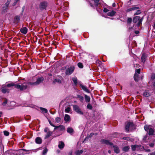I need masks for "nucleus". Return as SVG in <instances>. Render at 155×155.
<instances>
[{"instance_id": "f257e3e1", "label": "nucleus", "mask_w": 155, "mask_h": 155, "mask_svg": "<svg viewBox=\"0 0 155 155\" xmlns=\"http://www.w3.org/2000/svg\"><path fill=\"white\" fill-rule=\"evenodd\" d=\"M136 125L133 122L128 121L125 123V130L126 132H132L136 129Z\"/></svg>"}, {"instance_id": "f03ea898", "label": "nucleus", "mask_w": 155, "mask_h": 155, "mask_svg": "<svg viewBox=\"0 0 155 155\" xmlns=\"http://www.w3.org/2000/svg\"><path fill=\"white\" fill-rule=\"evenodd\" d=\"M102 144H105L106 145H109L114 148V152L116 153H119L120 152V150L119 147L116 145H114L113 143L110 142V140L105 139H102L101 140Z\"/></svg>"}, {"instance_id": "7ed1b4c3", "label": "nucleus", "mask_w": 155, "mask_h": 155, "mask_svg": "<svg viewBox=\"0 0 155 155\" xmlns=\"http://www.w3.org/2000/svg\"><path fill=\"white\" fill-rule=\"evenodd\" d=\"M14 86L17 89L19 90L20 91H22L24 90H25L28 87V85L27 84L24 85L21 84H16L13 83H9L6 85V87H10Z\"/></svg>"}, {"instance_id": "20e7f679", "label": "nucleus", "mask_w": 155, "mask_h": 155, "mask_svg": "<svg viewBox=\"0 0 155 155\" xmlns=\"http://www.w3.org/2000/svg\"><path fill=\"white\" fill-rule=\"evenodd\" d=\"M143 19V17L141 18L140 16H135L133 18V22L134 23H137V26L139 27L142 24V22Z\"/></svg>"}, {"instance_id": "39448f33", "label": "nucleus", "mask_w": 155, "mask_h": 155, "mask_svg": "<svg viewBox=\"0 0 155 155\" xmlns=\"http://www.w3.org/2000/svg\"><path fill=\"white\" fill-rule=\"evenodd\" d=\"M44 81V78L41 76L38 77L36 81L34 82H27V84H30L31 85H38L40 83H43Z\"/></svg>"}, {"instance_id": "423d86ee", "label": "nucleus", "mask_w": 155, "mask_h": 155, "mask_svg": "<svg viewBox=\"0 0 155 155\" xmlns=\"http://www.w3.org/2000/svg\"><path fill=\"white\" fill-rule=\"evenodd\" d=\"M100 0H92V1H94V4H92L90 2H89L88 4L93 9H95V8H97L98 5L100 4V3L99 2Z\"/></svg>"}, {"instance_id": "0eeeda50", "label": "nucleus", "mask_w": 155, "mask_h": 155, "mask_svg": "<svg viewBox=\"0 0 155 155\" xmlns=\"http://www.w3.org/2000/svg\"><path fill=\"white\" fill-rule=\"evenodd\" d=\"M75 67L73 65L67 68L65 71V73L67 75H69L71 74L74 71Z\"/></svg>"}, {"instance_id": "6e6552de", "label": "nucleus", "mask_w": 155, "mask_h": 155, "mask_svg": "<svg viewBox=\"0 0 155 155\" xmlns=\"http://www.w3.org/2000/svg\"><path fill=\"white\" fill-rule=\"evenodd\" d=\"M73 110L76 112L78 114L81 115H83V113L79 107L76 105H73Z\"/></svg>"}, {"instance_id": "1a4fd4ad", "label": "nucleus", "mask_w": 155, "mask_h": 155, "mask_svg": "<svg viewBox=\"0 0 155 155\" xmlns=\"http://www.w3.org/2000/svg\"><path fill=\"white\" fill-rule=\"evenodd\" d=\"M47 6V3L45 2H43L40 3L39 8L41 10H43L44 9H45Z\"/></svg>"}, {"instance_id": "9d476101", "label": "nucleus", "mask_w": 155, "mask_h": 155, "mask_svg": "<svg viewBox=\"0 0 155 155\" xmlns=\"http://www.w3.org/2000/svg\"><path fill=\"white\" fill-rule=\"evenodd\" d=\"M137 5H133L132 7L129 8L126 10V12H131L132 11L135 10L140 8V7H137Z\"/></svg>"}, {"instance_id": "9b49d317", "label": "nucleus", "mask_w": 155, "mask_h": 155, "mask_svg": "<svg viewBox=\"0 0 155 155\" xmlns=\"http://www.w3.org/2000/svg\"><path fill=\"white\" fill-rule=\"evenodd\" d=\"M8 9V7L3 5L2 7L1 12L2 14L5 13L7 12Z\"/></svg>"}, {"instance_id": "f8f14e48", "label": "nucleus", "mask_w": 155, "mask_h": 155, "mask_svg": "<svg viewBox=\"0 0 155 155\" xmlns=\"http://www.w3.org/2000/svg\"><path fill=\"white\" fill-rule=\"evenodd\" d=\"M79 85L83 91L88 93H90V91L87 88L86 86L83 85L81 84H80Z\"/></svg>"}, {"instance_id": "ddd939ff", "label": "nucleus", "mask_w": 155, "mask_h": 155, "mask_svg": "<svg viewBox=\"0 0 155 155\" xmlns=\"http://www.w3.org/2000/svg\"><path fill=\"white\" fill-rule=\"evenodd\" d=\"M35 142L36 143L40 144L42 143V140L40 137H37L35 138Z\"/></svg>"}, {"instance_id": "4468645a", "label": "nucleus", "mask_w": 155, "mask_h": 155, "mask_svg": "<svg viewBox=\"0 0 155 155\" xmlns=\"http://www.w3.org/2000/svg\"><path fill=\"white\" fill-rule=\"evenodd\" d=\"M20 20V16L16 15L14 18V22L15 23L18 24Z\"/></svg>"}, {"instance_id": "2eb2a0df", "label": "nucleus", "mask_w": 155, "mask_h": 155, "mask_svg": "<svg viewBox=\"0 0 155 155\" xmlns=\"http://www.w3.org/2000/svg\"><path fill=\"white\" fill-rule=\"evenodd\" d=\"M20 31L22 33L25 34L27 33L28 29L26 27H24L21 28Z\"/></svg>"}, {"instance_id": "dca6fc26", "label": "nucleus", "mask_w": 155, "mask_h": 155, "mask_svg": "<svg viewBox=\"0 0 155 155\" xmlns=\"http://www.w3.org/2000/svg\"><path fill=\"white\" fill-rule=\"evenodd\" d=\"M1 91L4 94H5L6 93H8L9 92V89L3 87H2Z\"/></svg>"}, {"instance_id": "f3484780", "label": "nucleus", "mask_w": 155, "mask_h": 155, "mask_svg": "<svg viewBox=\"0 0 155 155\" xmlns=\"http://www.w3.org/2000/svg\"><path fill=\"white\" fill-rule=\"evenodd\" d=\"M116 13V12L115 11L112 10L111 11L108 12L107 13V15L109 16L112 17L114 16Z\"/></svg>"}, {"instance_id": "a211bd4d", "label": "nucleus", "mask_w": 155, "mask_h": 155, "mask_svg": "<svg viewBox=\"0 0 155 155\" xmlns=\"http://www.w3.org/2000/svg\"><path fill=\"white\" fill-rule=\"evenodd\" d=\"M147 55L145 53H143L142 54V55L141 57V59L142 60V61L144 63L146 61V59L147 58Z\"/></svg>"}, {"instance_id": "6ab92c4d", "label": "nucleus", "mask_w": 155, "mask_h": 155, "mask_svg": "<svg viewBox=\"0 0 155 155\" xmlns=\"http://www.w3.org/2000/svg\"><path fill=\"white\" fill-rule=\"evenodd\" d=\"M154 131L152 128H150L148 131V135L151 136L154 135Z\"/></svg>"}, {"instance_id": "aec40b11", "label": "nucleus", "mask_w": 155, "mask_h": 155, "mask_svg": "<svg viewBox=\"0 0 155 155\" xmlns=\"http://www.w3.org/2000/svg\"><path fill=\"white\" fill-rule=\"evenodd\" d=\"M64 146V143L62 141H60L59 142V144L58 145V147L60 149H63Z\"/></svg>"}, {"instance_id": "412c9836", "label": "nucleus", "mask_w": 155, "mask_h": 155, "mask_svg": "<svg viewBox=\"0 0 155 155\" xmlns=\"http://www.w3.org/2000/svg\"><path fill=\"white\" fill-rule=\"evenodd\" d=\"M70 120V116L67 114H65L64 118V120L66 122H68Z\"/></svg>"}, {"instance_id": "4be33fe9", "label": "nucleus", "mask_w": 155, "mask_h": 155, "mask_svg": "<svg viewBox=\"0 0 155 155\" xmlns=\"http://www.w3.org/2000/svg\"><path fill=\"white\" fill-rule=\"evenodd\" d=\"M140 146H139L137 145H132L131 146V147L132 149V150L133 151H135L136 150V148L137 147H139Z\"/></svg>"}, {"instance_id": "5701e85b", "label": "nucleus", "mask_w": 155, "mask_h": 155, "mask_svg": "<svg viewBox=\"0 0 155 155\" xmlns=\"http://www.w3.org/2000/svg\"><path fill=\"white\" fill-rule=\"evenodd\" d=\"M85 101L86 102L89 103L90 102L91 98L90 97L86 94L84 95Z\"/></svg>"}, {"instance_id": "b1692460", "label": "nucleus", "mask_w": 155, "mask_h": 155, "mask_svg": "<svg viewBox=\"0 0 155 155\" xmlns=\"http://www.w3.org/2000/svg\"><path fill=\"white\" fill-rule=\"evenodd\" d=\"M73 129L71 127H68L67 129V132L70 134H71L74 132Z\"/></svg>"}, {"instance_id": "393cba45", "label": "nucleus", "mask_w": 155, "mask_h": 155, "mask_svg": "<svg viewBox=\"0 0 155 155\" xmlns=\"http://www.w3.org/2000/svg\"><path fill=\"white\" fill-rule=\"evenodd\" d=\"M130 148L129 146H125L123 147L122 150L124 152H127L129 151Z\"/></svg>"}, {"instance_id": "a878e982", "label": "nucleus", "mask_w": 155, "mask_h": 155, "mask_svg": "<svg viewBox=\"0 0 155 155\" xmlns=\"http://www.w3.org/2000/svg\"><path fill=\"white\" fill-rule=\"evenodd\" d=\"M52 134V132L49 131L47 133V134L45 135V139H46L50 137Z\"/></svg>"}, {"instance_id": "bb28decb", "label": "nucleus", "mask_w": 155, "mask_h": 155, "mask_svg": "<svg viewBox=\"0 0 155 155\" xmlns=\"http://www.w3.org/2000/svg\"><path fill=\"white\" fill-rule=\"evenodd\" d=\"M77 97L79 99L81 103L83 102L84 100V97H83L80 95L78 94L77 95Z\"/></svg>"}, {"instance_id": "cd10ccee", "label": "nucleus", "mask_w": 155, "mask_h": 155, "mask_svg": "<svg viewBox=\"0 0 155 155\" xmlns=\"http://www.w3.org/2000/svg\"><path fill=\"white\" fill-rule=\"evenodd\" d=\"M58 129L60 131H63L65 130V127L63 125H60L58 126Z\"/></svg>"}, {"instance_id": "c85d7f7f", "label": "nucleus", "mask_w": 155, "mask_h": 155, "mask_svg": "<svg viewBox=\"0 0 155 155\" xmlns=\"http://www.w3.org/2000/svg\"><path fill=\"white\" fill-rule=\"evenodd\" d=\"M134 78L135 81L137 82L138 81L139 78L138 77V75L137 74L135 73L134 74Z\"/></svg>"}, {"instance_id": "c756f323", "label": "nucleus", "mask_w": 155, "mask_h": 155, "mask_svg": "<svg viewBox=\"0 0 155 155\" xmlns=\"http://www.w3.org/2000/svg\"><path fill=\"white\" fill-rule=\"evenodd\" d=\"M72 80L75 86H77L78 84V80L76 77L73 78H72Z\"/></svg>"}, {"instance_id": "7c9ffc66", "label": "nucleus", "mask_w": 155, "mask_h": 155, "mask_svg": "<svg viewBox=\"0 0 155 155\" xmlns=\"http://www.w3.org/2000/svg\"><path fill=\"white\" fill-rule=\"evenodd\" d=\"M136 12L134 13V15H140L142 13V11L141 10L137 9Z\"/></svg>"}, {"instance_id": "2f4dec72", "label": "nucleus", "mask_w": 155, "mask_h": 155, "mask_svg": "<svg viewBox=\"0 0 155 155\" xmlns=\"http://www.w3.org/2000/svg\"><path fill=\"white\" fill-rule=\"evenodd\" d=\"M53 82L54 83H58L59 84H60L61 83V80L59 79H55Z\"/></svg>"}, {"instance_id": "473e14b6", "label": "nucleus", "mask_w": 155, "mask_h": 155, "mask_svg": "<svg viewBox=\"0 0 155 155\" xmlns=\"http://www.w3.org/2000/svg\"><path fill=\"white\" fill-rule=\"evenodd\" d=\"M143 95L145 97H148L150 96V95L149 93L147 91H145L143 93Z\"/></svg>"}, {"instance_id": "72a5a7b5", "label": "nucleus", "mask_w": 155, "mask_h": 155, "mask_svg": "<svg viewBox=\"0 0 155 155\" xmlns=\"http://www.w3.org/2000/svg\"><path fill=\"white\" fill-rule=\"evenodd\" d=\"M40 110L42 111V112L43 113H46L48 112L47 110L45 108L41 107L40 108Z\"/></svg>"}, {"instance_id": "f704fd0d", "label": "nucleus", "mask_w": 155, "mask_h": 155, "mask_svg": "<svg viewBox=\"0 0 155 155\" xmlns=\"http://www.w3.org/2000/svg\"><path fill=\"white\" fill-rule=\"evenodd\" d=\"M77 65L78 67L80 68H82L84 67L82 63L81 62L78 63Z\"/></svg>"}, {"instance_id": "c9c22d12", "label": "nucleus", "mask_w": 155, "mask_h": 155, "mask_svg": "<svg viewBox=\"0 0 155 155\" xmlns=\"http://www.w3.org/2000/svg\"><path fill=\"white\" fill-rule=\"evenodd\" d=\"M71 110V108L70 107H68L65 109L64 111L66 113H68Z\"/></svg>"}, {"instance_id": "e433bc0d", "label": "nucleus", "mask_w": 155, "mask_h": 155, "mask_svg": "<svg viewBox=\"0 0 155 155\" xmlns=\"http://www.w3.org/2000/svg\"><path fill=\"white\" fill-rule=\"evenodd\" d=\"M132 18L130 17H128L127 20V22L128 24L131 23L132 21Z\"/></svg>"}, {"instance_id": "4c0bfd02", "label": "nucleus", "mask_w": 155, "mask_h": 155, "mask_svg": "<svg viewBox=\"0 0 155 155\" xmlns=\"http://www.w3.org/2000/svg\"><path fill=\"white\" fill-rule=\"evenodd\" d=\"M83 152V150H78L76 151V154L77 155H80V154L82 153Z\"/></svg>"}, {"instance_id": "58836bf2", "label": "nucleus", "mask_w": 155, "mask_h": 155, "mask_svg": "<svg viewBox=\"0 0 155 155\" xmlns=\"http://www.w3.org/2000/svg\"><path fill=\"white\" fill-rule=\"evenodd\" d=\"M87 108L88 109L91 110L92 108V105L90 103H88L87 106Z\"/></svg>"}, {"instance_id": "ea45409f", "label": "nucleus", "mask_w": 155, "mask_h": 155, "mask_svg": "<svg viewBox=\"0 0 155 155\" xmlns=\"http://www.w3.org/2000/svg\"><path fill=\"white\" fill-rule=\"evenodd\" d=\"M150 128L149 126L147 125H145L144 126V129L146 131H147L148 130H149Z\"/></svg>"}, {"instance_id": "a19ab883", "label": "nucleus", "mask_w": 155, "mask_h": 155, "mask_svg": "<svg viewBox=\"0 0 155 155\" xmlns=\"http://www.w3.org/2000/svg\"><path fill=\"white\" fill-rule=\"evenodd\" d=\"M32 150H27L26 149H21L19 150H18L20 152H21L22 151H32Z\"/></svg>"}, {"instance_id": "79ce46f5", "label": "nucleus", "mask_w": 155, "mask_h": 155, "mask_svg": "<svg viewBox=\"0 0 155 155\" xmlns=\"http://www.w3.org/2000/svg\"><path fill=\"white\" fill-rule=\"evenodd\" d=\"M123 139L128 141H130L131 140V138L129 137H124L122 138Z\"/></svg>"}, {"instance_id": "37998d69", "label": "nucleus", "mask_w": 155, "mask_h": 155, "mask_svg": "<svg viewBox=\"0 0 155 155\" xmlns=\"http://www.w3.org/2000/svg\"><path fill=\"white\" fill-rule=\"evenodd\" d=\"M11 1V0H7L6 2L4 4V5L8 7Z\"/></svg>"}, {"instance_id": "c03bdc74", "label": "nucleus", "mask_w": 155, "mask_h": 155, "mask_svg": "<svg viewBox=\"0 0 155 155\" xmlns=\"http://www.w3.org/2000/svg\"><path fill=\"white\" fill-rule=\"evenodd\" d=\"M48 151V150L46 148H45L43 150L42 154L43 155H45L47 153Z\"/></svg>"}, {"instance_id": "a18cd8bd", "label": "nucleus", "mask_w": 155, "mask_h": 155, "mask_svg": "<svg viewBox=\"0 0 155 155\" xmlns=\"http://www.w3.org/2000/svg\"><path fill=\"white\" fill-rule=\"evenodd\" d=\"M3 133L4 135L6 136H8L9 135V133L7 131L5 130L4 131Z\"/></svg>"}, {"instance_id": "49530a36", "label": "nucleus", "mask_w": 155, "mask_h": 155, "mask_svg": "<svg viewBox=\"0 0 155 155\" xmlns=\"http://www.w3.org/2000/svg\"><path fill=\"white\" fill-rule=\"evenodd\" d=\"M97 62H98V66L99 67H101V64H102V62L101 61H100L99 60H97V62H96V63H97Z\"/></svg>"}, {"instance_id": "de8ad7c7", "label": "nucleus", "mask_w": 155, "mask_h": 155, "mask_svg": "<svg viewBox=\"0 0 155 155\" xmlns=\"http://www.w3.org/2000/svg\"><path fill=\"white\" fill-rule=\"evenodd\" d=\"M61 120V118L59 117H57L55 118V121L56 122L58 123L60 122Z\"/></svg>"}, {"instance_id": "09e8293b", "label": "nucleus", "mask_w": 155, "mask_h": 155, "mask_svg": "<svg viewBox=\"0 0 155 155\" xmlns=\"http://www.w3.org/2000/svg\"><path fill=\"white\" fill-rule=\"evenodd\" d=\"M151 79L152 80H154L155 79V74L154 73H153L151 75Z\"/></svg>"}, {"instance_id": "8fccbe9b", "label": "nucleus", "mask_w": 155, "mask_h": 155, "mask_svg": "<svg viewBox=\"0 0 155 155\" xmlns=\"http://www.w3.org/2000/svg\"><path fill=\"white\" fill-rule=\"evenodd\" d=\"M8 102L7 100V99H5V100L2 103V105L3 106H5V104H6Z\"/></svg>"}, {"instance_id": "3c124183", "label": "nucleus", "mask_w": 155, "mask_h": 155, "mask_svg": "<svg viewBox=\"0 0 155 155\" xmlns=\"http://www.w3.org/2000/svg\"><path fill=\"white\" fill-rule=\"evenodd\" d=\"M19 0H15V2L13 3V4H12V5L13 6H15L17 2L19 1Z\"/></svg>"}, {"instance_id": "603ef678", "label": "nucleus", "mask_w": 155, "mask_h": 155, "mask_svg": "<svg viewBox=\"0 0 155 155\" xmlns=\"http://www.w3.org/2000/svg\"><path fill=\"white\" fill-rule=\"evenodd\" d=\"M109 11V10L107 9L106 8H104L103 11L104 12L106 13Z\"/></svg>"}, {"instance_id": "864d4df0", "label": "nucleus", "mask_w": 155, "mask_h": 155, "mask_svg": "<svg viewBox=\"0 0 155 155\" xmlns=\"http://www.w3.org/2000/svg\"><path fill=\"white\" fill-rule=\"evenodd\" d=\"M94 135V133H91L90 135L89 136H88V137H89V138H91V137H92L93 136V135Z\"/></svg>"}, {"instance_id": "5fc2aeb1", "label": "nucleus", "mask_w": 155, "mask_h": 155, "mask_svg": "<svg viewBox=\"0 0 155 155\" xmlns=\"http://www.w3.org/2000/svg\"><path fill=\"white\" fill-rule=\"evenodd\" d=\"M136 72L137 73L140 74V68L136 70Z\"/></svg>"}, {"instance_id": "6e6d98bb", "label": "nucleus", "mask_w": 155, "mask_h": 155, "mask_svg": "<svg viewBox=\"0 0 155 155\" xmlns=\"http://www.w3.org/2000/svg\"><path fill=\"white\" fill-rule=\"evenodd\" d=\"M53 127H54V130H55L56 129H58V126H55V125H54V126Z\"/></svg>"}, {"instance_id": "4d7b16f0", "label": "nucleus", "mask_w": 155, "mask_h": 155, "mask_svg": "<svg viewBox=\"0 0 155 155\" xmlns=\"http://www.w3.org/2000/svg\"><path fill=\"white\" fill-rule=\"evenodd\" d=\"M48 130H49V129H48V128L47 127H46L45 128V129L44 130V131L45 133H47H47L48 131Z\"/></svg>"}, {"instance_id": "13d9d810", "label": "nucleus", "mask_w": 155, "mask_h": 155, "mask_svg": "<svg viewBox=\"0 0 155 155\" xmlns=\"http://www.w3.org/2000/svg\"><path fill=\"white\" fill-rule=\"evenodd\" d=\"M48 121L49 122V124H50V125L51 126H54V124H53L51 122V120H48Z\"/></svg>"}, {"instance_id": "bf43d9fd", "label": "nucleus", "mask_w": 155, "mask_h": 155, "mask_svg": "<svg viewBox=\"0 0 155 155\" xmlns=\"http://www.w3.org/2000/svg\"><path fill=\"white\" fill-rule=\"evenodd\" d=\"M154 145V144L153 143H151L149 144V146L150 147H153Z\"/></svg>"}, {"instance_id": "052dcab7", "label": "nucleus", "mask_w": 155, "mask_h": 155, "mask_svg": "<svg viewBox=\"0 0 155 155\" xmlns=\"http://www.w3.org/2000/svg\"><path fill=\"white\" fill-rule=\"evenodd\" d=\"M144 150L147 152H149L150 151V149H144Z\"/></svg>"}, {"instance_id": "680f3d73", "label": "nucleus", "mask_w": 155, "mask_h": 155, "mask_svg": "<svg viewBox=\"0 0 155 155\" xmlns=\"http://www.w3.org/2000/svg\"><path fill=\"white\" fill-rule=\"evenodd\" d=\"M147 134L146 135H145L143 137V140H146V138H147Z\"/></svg>"}, {"instance_id": "e2e57ef3", "label": "nucleus", "mask_w": 155, "mask_h": 155, "mask_svg": "<svg viewBox=\"0 0 155 155\" xmlns=\"http://www.w3.org/2000/svg\"><path fill=\"white\" fill-rule=\"evenodd\" d=\"M89 138V137H88V136L87 135V137L85 138V139H84V141H85V140H87Z\"/></svg>"}, {"instance_id": "0e129e2a", "label": "nucleus", "mask_w": 155, "mask_h": 155, "mask_svg": "<svg viewBox=\"0 0 155 155\" xmlns=\"http://www.w3.org/2000/svg\"><path fill=\"white\" fill-rule=\"evenodd\" d=\"M134 32L136 34H137L139 33V32L138 31H135Z\"/></svg>"}, {"instance_id": "69168bd1", "label": "nucleus", "mask_w": 155, "mask_h": 155, "mask_svg": "<svg viewBox=\"0 0 155 155\" xmlns=\"http://www.w3.org/2000/svg\"><path fill=\"white\" fill-rule=\"evenodd\" d=\"M68 155H72V152L70 151L68 153Z\"/></svg>"}, {"instance_id": "338daca9", "label": "nucleus", "mask_w": 155, "mask_h": 155, "mask_svg": "<svg viewBox=\"0 0 155 155\" xmlns=\"http://www.w3.org/2000/svg\"><path fill=\"white\" fill-rule=\"evenodd\" d=\"M112 6L113 7H115L116 6V4L115 3H114L113 4H112Z\"/></svg>"}, {"instance_id": "774afa93", "label": "nucleus", "mask_w": 155, "mask_h": 155, "mask_svg": "<svg viewBox=\"0 0 155 155\" xmlns=\"http://www.w3.org/2000/svg\"><path fill=\"white\" fill-rule=\"evenodd\" d=\"M150 155H155V152L152 153L150 154Z\"/></svg>"}]
</instances>
